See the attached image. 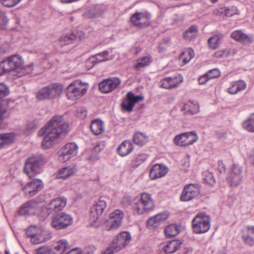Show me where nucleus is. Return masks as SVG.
<instances>
[{
	"label": "nucleus",
	"instance_id": "obj_1",
	"mask_svg": "<svg viewBox=\"0 0 254 254\" xmlns=\"http://www.w3.org/2000/svg\"><path fill=\"white\" fill-rule=\"evenodd\" d=\"M69 131L68 124L66 123L62 115L53 117L45 127L38 132L39 136H44L42 147L44 149L51 147L58 139H63Z\"/></svg>",
	"mask_w": 254,
	"mask_h": 254
},
{
	"label": "nucleus",
	"instance_id": "obj_2",
	"mask_svg": "<svg viewBox=\"0 0 254 254\" xmlns=\"http://www.w3.org/2000/svg\"><path fill=\"white\" fill-rule=\"evenodd\" d=\"M22 58L18 55H13L0 62V76L5 73L15 70L18 77L25 75L32 72L33 64L24 66Z\"/></svg>",
	"mask_w": 254,
	"mask_h": 254
},
{
	"label": "nucleus",
	"instance_id": "obj_3",
	"mask_svg": "<svg viewBox=\"0 0 254 254\" xmlns=\"http://www.w3.org/2000/svg\"><path fill=\"white\" fill-rule=\"evenodd\" d=\"M45 163V158L41 154L30 157L25 162L24 172L29 178H32L40 173L41 166Z\"/></svg>",
	"mask_w": 254,
	"mask_h": 254
},
{
	"label": "nucleus",
	"instance_id": "obj_4",
	"mask_svg": "<svg viewBox=\"0 0 254 254\" xmlns=\"http://www.w3.org/2000/svg\"><path fill=\"white\" fill-rule=\"evenodd\" d=\"M130 240L131 236L129 233L121 232L116 236L105 253L106 254H113L118 252L128 245Z\"/></svg>",
	"mask_w": 254,
	"mask_h": 254
},
{
	"label": "nucleus",
	"instance_id": "obj_5",
	"mask_svg": "<svg viewBox=\"0 0 254 254\" xmlns=\"http://www.w3.org/2000/svg\"><path fill=\"white\" fill-rule=\"evenodd\" d=\"M62 90L63 86L61 84H51L40 89L37 93L36 97L39 100L52 99L59 97Z\"/></svg>",
	"mask_w": 254,
	"mask_h": 254
},
{
	"label": "nucleus",
	"instance_id": "obj_6",
	"mask_svg": "<svg viewBox=\"0 0 254 254\" xmlns=\"http://www.w3.org/2000/svg\"><path fill=\"white\" fill-rule=\"evenodd\" d=\"M193 232L196 234L207 232L210 228V218L205 213L197 214L192 221Z\"/></svg>",
	"mask_w": 254,
	"mask_h": 254
},
{
	"label": "nucleus",
	"instance_id": "obj_7",
	"mask_svg": "<svg viewBox=\"0 0 254 254\" xmlns=\"http://www.w3.org/2000/svg\"><path fill=\"white\" fill-rule=\"evenodd\" d=\"M88 85L80 81L76 80L70 84L66 88V96L71 100L81 97L87 91Z\"/></svg>",
	"mask_w": 254,
	"mask_h": 254
},
{
	"label": "nucleus",
	"instance_id": "obj_8",
	"mask_svg": "<svg viewBox=\"0 0 254 254\" xmlns=\"http://www.w3.org/2000/svg\"><path fill=\"white\" fill-rule=\"evenodd\" d=\"M105 199L103 197L99 198L90 209L89 219L92 225L97 224L100 216L106 207V202Z\"/></svg>",
	"mask_w": 254,
	"mask_h": 254
},
{
	"label": "nucleus",
	"instance_id": "obj_9",
	"mask_svg": "<svg viewBox=\"0 0 254 254\" xmlns=\"http://www.w3.org/2000/svg\"><path fill=\"white\" fill-rule=\"evenodd\" d=\"M78 146L74 143H68L62 147L57 153L58 159L64 163L77 154Z\"/></svg>",
	"mask_w": 254,
	"mask_h": 254
},
{
	"label": "nucleus",
	"instance_id": "obj_10",
	"mask_svg": "<svg viewBox=\"0 0 254 254\" xmlns=\"http://www.w3.org/2000/svg\"><path fill=\"white\" fill-rule=\"evenodd\" d=\"M154 207V202L150 194L143 193L140 199L134 205V209L139 214L148 211Z\"/></svg>",
	"mask_w": 254,
	"mask_h": 254
},
{
	"label": "nucleus",
	"instance_id": "obj_11",
	"mask_svg": "<svg viewBox=\"0 0 254 254\" xmlns=\"http://www.w3.org/2000/svg\"><path fill=\"white\" fill-rule=\"evenodd\" d=\"M242 180V168L238 164H234L230 168L227 182L231 187H236Z\"/></svg>",
	"mask_w": 254,
	"mask_h": 254
},
{
	"label": "nucleus",
	"instance_id": "obj_12",
	"mask_svg": "<svg viewBox=\"0 0 254 254\" xmlns=\"http://www.w3.org/2000/svg\"><path fill=\"white\" fill-rule=\"evenodd\" d=\"M198 138L196 132H186L176 135L174 139V142L178 146H186L192 144Z\"/></svg>",
	"mask_w": 254,
	"mask_h": 254
},
{
	"label": "nucleus",
	"instance_id": "obj_13",
	"mask_svg": "<svg viewBox=\"0 0 254 254\" xmlns=\"http://www.w3.org/2000/svg\"><path fill=\"white\" fill-rule=\"evenodd\" d=\"M72 223L71 216L64 212L57 214L51 220L52 227L57 230L67 228Z\"/></svg>",
	"mask_w": 254,
	"mask_h": 254
},
{
	"label": "nucleus",
	"instance_id": "obj_14",
	"mask_svg": "<svg viewBox=\"0 0 254 254\" xmlns=\"http://www.w3.org/2000/svg\"><path fill=\"white\" fill-rule=\"evenodd\" d=\"M130 21L133 26L144 28L150 24V15L146 12H137L131 15Z\"/></svg>",
	"mask_w": 254,
	"mask_h": 254
},
{
	"label": "nucleus",
	"instance_id": "obj_15",
	"mask_svg": "<svg viewBox=\"0 0 254 254\" xmlns=\"http://www.w3.org/2000/svg\"><path fill=\"white\" fill-rule=\"evenodd\" d=\"M124 217V213L119 209L111 213L106 223V230L111 231L118 228L121 225Z\"/></svg>",
	"mask_w": 254,
	"mask_h": 254
},
{
	"label": "nucleus",
	"instance_id": "obj_16",
	"mask_svg": "<svg viewBox=\"0 0 254 254\" xmlns=\"http://www.w3.org/2000/svg\"><path fill=\"white\" fill-rule=\"evenodd\" d=\"M200 192L197 184H189L186 186L182 192L181 200L183 201H190L197 197Z\"/></svg>",
	"mask_w": 254,
	"mask_h": 254
},
{
	"label": "nucleus",
	"instance_id": "obj_17",
	"mask_svg": "<svg viewBox=\"0 0 254 254\" xmlns=\"http://www.w3.org/2000/svg\"><path fill=\"white\" fill-rule=\"evenodd\" d=\"M121 82V80L116 77L106 79L99 83V89L102 93H109L118 87Z\"/></svg>",
	"mask_w": 254,
	"mask_h": 254
},
{
	"label": "nucleus",
	"instance_id": "obj_18",
	"mask_svg": "<svg viewBox=\"0 0 254 254\" xmlns=\"http://www.w3.org/2000/svg\"><path fill=\"white\" fill-rule=\"evenodd\" d=\"M143 99L144 97L142 95L135 96L132 92H128L126 98L122 103V107L124 110L129 112H131L134 105L139 101L143 100Z\"/></svg>",
	"mask_w": 254,
	"mask_h": 254
},
{
	"label": "nucleus",
	"instance_id": "obj_19",
	"mask_svg": "<svg viewBox=\"0 0 254 254\" xmlns=\"http://www.w3.org/2000/svg\"><path fill=\"white\" fill-rule=\"evenodd\" d=\"M39 209L38 202L34 200H31L22 205L17 213L20 215H33L37 213Z\"/></svg>",
	"mask_w": 254,
	"mask_h": 254
},
{
	"label": "nucleus",
	"instance_id": "obj_20",
	"mask_svg": "<svg viewBox=\"0 0 254 254\" xmlns=\"http://www.w3.org/2000/svg\"><path fill=\"white\" fill-rule=\"evenodd\" d=\"M9 94L8 87L3 83H0V124L3 121V115L7 111L8 102L3 98Z\"/></svg>",
	"mask_w": 254,
	"mask_h": 254
},
{
	"label": "nucleus",
	"instance_id": "obj_21",
	"mask_svg": "<svg viewBox=\"0 0 254 254\" xmlns=\"http://www.w3.org/2000/svg\"><path fill=\"white\" fill-rule=\"evenodd\" d=\"M183 81V77L180 74L174 77L164 78L161 80L160 87L166 89H171L177 88Z\"/></svg>",
	"mask_w": 254,
	"mask_h": 254
},
{
	"label": "nucleus",
	"instance_id": "obj_22",
	"mask_svg": "<svg viewBox=\"0 0 254 254\" xmlns=\"http://www.w3.org/2000/svg\"><path fill=\"white\" fill-rule=\"evenodd\" d=\"M43 186V183L40 180L34 179L31 182L27 183L22 189L26 195L33 196L38 191L42 190Z\"/></svg>",
	"mask_w": 254,
	"mask_h": 254
},
{
	"label": "nucleus",
	"instance_id": "obj_23",
	"mask_svg": "<svg viewBox=\"0 0 254 254\" xmlns=\"http://www.w3.org/2000/svg\"><path fill=\"white\" fill-rule=\"evenodd\" d=\"M241 237L246 245L254 246V226L248 225L243 227L241 231Z\"/></svg>",
	"mask_w": 254,
	"mask_h": 254
},
{
	"label": "nucleus",
	"instance_id": "obj_24",
	"mask_svg": "<svg viewBox=\"0 0 254 254\" xmlns=\"http://www.w3.org/2000/svg\"><path fill=\"white\" fill-rule=\"evenodd\" d=\"M66 204V199L64 197H60L53 199L46 208L47 216H48L52 210L59 211L62 210Z\"/></svg>",
	"mask_w": 254,
	"mask_h": 254
},
{
	"label": "nucleus",
	"instance_id": "obj_25",
	"mask_svg": "<svg viewBox=\"0 0 254 254\" xmlns=\"http://www.w3.org/2000/svg\"><path fill=\"white\" fill-rule=\"evenodd\" d=\"M168 172V168L163 164H157L152 168L149 176L153 179H156L165 176Z\"/></svg>",
	"mask_w": 254,
	"mask_h": 254
},
{
	"label": "nucleus",
	"instance_id": "obj_26",
	"mask_svg": "<svg viewBox=\"0 0 254 254\" xmlns=\"http://www.w3.org/2000/svg\"><path fill=\"white\" fill-rule=\"evenodd\" d=\"M169 215L166 213H159L151 218L147 221V227L150 229H154L166 220Z\"/></svg>",
	"mask_w": 254,
	"mask_h": 254
},
{
	"label": "nucleus",
	"instance_id": "obj_27",
	"mask_svg": "<svg viewBox=\"0 0 254 254\" xmlns=\"http://www.w3.org/2000/svg\"><path fill=\"white\" fill-rule=\"evenodd\" d=\"M113 58L114 57L112 55H110L108 51H105L103 52L97 54L90 57L88 60V62L92 63L94 65L98 63L112 60Z\"/></svg>",
	"mask_w": 254,
	"mask_h": 254
},
{
	"label": "nucleus",
	"instance_id": "obj_28",
	"mask_svg": "<svg viewBox=\"0 0 254 254\" xmlns=\"http://www.w3.org/2000/svg\"><path fill=\"white\" fill-rule=\"evenodd\" d=\"M118 152L121 156H126L133 150V145L129 140L123 142L118 148Z\"/></svg>",
	"mask_w": 254,
	"mask_h": 254
},
{
	"label": "nucleus",
	"instance_id": "obj_29",
	"mask_svg": "<svg viewBox=\"0 0 254 254\" xmlns=\"http://www.w3.org/2000/svg\"><path fill=\"white\" fill-rule=\"evenodd\" d=\"M231 37L245 44H249L252 41V38L250 36L244 33L241 30H236L233 32L231 34Z\"/></svg>",
	"mask_w": 254,
	"mask_h": 254
},
{
	"label": "nucleus",
	"instance_id": "obj_30",
	"mask_svg": "<svg viewBox=\"0 0 254 254\" xmlns=\"http://www.w3.org/2000/svg\"><path fill=\"white\" fill-rule=\"evenodd\" d=\"M92 133L95 135H99L104 131V123L98 119L93 120L90 126Z\"/></svg>",
	"mask_w": 254,
	"mask_h": 254
},
{
	"label": "nucleus",
	"instance_id": "obj_31",
	"mask_svg": "<svg viewBox=\"0 0 254 254\" xmlns=\"http://www.w3.org/2000/svg\"><path fill=\"white\" fill-rule=\"evenodd\" d=\"M246 87V83L243 80L233 82L231 86L228 88V92L231 94H235L238 92L244 90Z\"/></svg>",
	"mask_w": 254,
	"mask_h": 254
},
{
	"label": "nucleus",
	"instance_id": "obj_32",
	"mask_svg": "<svg viewBox=\"0 0 254 254\" xmlns=\"http://www.w3.org/2000/svg\"><path fill=\"white\" fill-rule=\"evenodd\" d=\"M182 243V242L178 240L170 241L164 247V252L168 254L174 253L180 249Z\"/></svg>",
	"mask_w": 254,
	"mask_h": 254
},
{
	"label": "nucleus",
	"instance_id": "obj_33",
	"mask_svg": "<svg viewBox=\"0 0 254 254\" xmlns=\"http://www.w3.org/2000/svg\"><path fill=\"white\" fill-rule=\"evenodd\" d=\"M14 141V135L12 133H0V148H3Z\"/></svg>",
	"mask_w": 254,
	"mask_h": 254
},
{
	"label": "nucleus",
	"instance_id": "obj_34",
	"mask_svg": "<svg viewBox=\"0 0 254 254\" xmlns=\"http://www.w3.org/2000/svg\"><path fill=\"white\" fill-rule=\"evenodd\" d=\"M76 171L75 166H67L64 167L59 171L57 178L59 179H66L71 176Z\"/></svg>",
	"mask_w": 254,
	"mask_h": 254
},
{
	"label": "nucleus",
	"instance_id": "obj_35",
	"mask_svg": "<svg viewBox=\"0 0 254 254\" xmlns=\"http://www.w3.org/2000/svg\"><path fill=\"white\" fill-rule=\"evenodd\" d=\"M77 38V36L73 33L63 35L59 39V44L61 47L70 45L73 44Z\"/></svg>",
	"mask_w": 254,
	"mask_h": 254
},
{
	"label": "nucleus",
	"instance_id": "obj_36",
	"mask_svg": "<svg viewBox=\"0 0 254 254\" xmlns=\"http://www.w3.org/2000/svg\"><path fill=\"white\" fill-rule=\"evenodd\" d=\"M223 38L222 34L215 35L208 39V45L210 49L215 50L219 47L221 40Z\"/></svg>",
	"mask_w": 254,
	"mask_h": 254
},
{
	"label": "nucleus",
	"instance_id": "obj_37",
	"mask_svg": "<svg viewBox=\"0 0 254 254\" xmlns=\"http://www.w3.org/2000/svg\"><path fill=\"white\" fill-rule=\"evenodd\" d=\"M49 239L47 232L42 229L40 232H39L31 239V242L34 244H39L47 241Z\"/></svg>",
	"mask_w": 254,
	"mask_h": 254
},
{
	"label": "nucleus",
	"instance_id": "obj_38",
	"mask_svg": "<svg viewBox=\"0 0 254 254\" xmlns=\"http://www.w3.org/2000/svg\"><path fill=\"white\" fill-rule=\"evenodd\" d=\"M151 61V57L150 56L139 58L136 61V64L134 68L135 70L139 71L141 68L149 65Z\"/></svg>",
	"mask_w": 254,
	"mask_h": 254
},
{
	"label": "nucleus",
	"instance_id": "obj_39",
	"mask_svg": "<svg viewBox=\"0 0 254 254\" xmlns=\"http://www.w3.org/2000/svg\"><path fill=\"white\" fill-rule=\"evenodd\" d=\"M243 128L248 131L254 132V113L242 123Z\"/></svg>",
	"mask_w": 254,
	"mask_h": 254
},
{
	"label": "nucleus",
	"instance_id": "obj_40",
	"mask_svg": "<svg viewBox=\"0 0 254 254\" xmlns=\"http://www.w3.org/2000/svg\"><path fill=\"white\" fill-rule=\"evenodd\" d=\"M182 110L185 113L194 114L198 112V106L193 102H188L184 104Z\"/></svg>",
	"mask_w": 254,
	"mask_h": 254
},
{
	"label": "nucleus",
	"instance_id": "obj_41",
	"mask_svg": "<svg viewBox=\"0 0 254 254\" xmlns=\"http://www.w3.org/2000/svg\"><path fill=\"white\" fill-rule=\"evenodd\" d=\"M68 245L66 240L62 239L57 242L55 246V254H62L64 252Z\"/></svg>",
	"mask_w": 254,
	"mask_h": 254
},
{
	"label": "nucleus",
	"instance_id": "obj_42",
	"mask_svg": "<svg viewBox=\"0 0 254 254\" xmlns=\"http://www.w3.org/2000/svg\"><path fill=\"white\" fill-rule=\"evenodd\" d=\"M134 143L139 146H142L148 141V137L142 132H138L133 136Z\"/></svg>",
	"mask_w": 254,
	"mask_h": 254
},
{
	"label": "nucleus",
	"instance_id": "obj_43",
	"mask_svg": "<svg viewBox=\"0 0 254 254\" xmlns=\"http://www.w3.org/2000/svg\"><path fill=\"white\" fill-rule=\"evenodd\" d=\"M179 233V230L177 225L171 224L168 226L165 229V234L167 237H173Z\"/></svg>",
	"mask_w": 254,
	"mask_h": 254
},
{
	"label": "nucleus",
	"instance_id": "obj_44",
	"mask_svg": "<svg viewBox=\"0 0 254 254\" xmlns=\"http://www.w3.org/2000/svg\"><path fill=\"white\" fill-rule=\"evenodd\" d=\"M197 28L195 25L190 27L184 34L185 39L190 40L194 38L196 36Z\"/></svg>",
	"mask_w": 254,
	"mask_h": 254
},
{
	"label": "nucleus",
	"instance_id": "obj_45",
	"mask_svg": "<svg viewBox=\"0 0 254 254\" xmlns=\"http://www.w3.org/2000/svg\"><path fill=\"white\" fill-rule=\"evenodd\" d=\"M194 56V52L193 50L191 49H188L183 53V55L182 56L183 63L185 64L188 63Z\"/></svg>",
	"mask_w": 254,
	"mask_h": 254
},
{
	"label": "nucleus",
	"instance_id": "obj_46",
	"mask_svg": "<svg viewBox=\"0 0 254 254\" xmlns=\"http://www.w3.org/2000/svg\"><path fill=\"white\" fill-rule=\"evenodd\" d=\"M42 229L41 227L36 226H30L26 230V234L31 239L34 237L39 232H40Z\"/></svg>",
	"mask_w": 254,
	"mask_h": 254
},
{
	"label": "nucleus",
	"instance_id": "obj_47",
	"mask_svg": "<svg viewBox=\"0 0 254 254\" xmlns=\"http://www.w3.org/2000/svg\"><path fill=\"white\" fill-rule=\"evenodd\" d=\"M147 155L144 153L137 155L132 162V166L133 167H138L140 164L142 163L147 159Z\"/></svg>",
	"mask_w": 254,
	"mask_h": 254
},
{
	"label": "nucleus",
	"instance_id": "obj_48",
	"mask_svg": "<svg viewBox=\"0 0 254 254\" xmlns=\"http://www.w3.org/2000/svg\"><path fill=\"white\" fill-rule=\"evenodd\" d=\"M219 13H224L225 15L227 16H232L235 14L238 13V10L235 7L228 8L226 7L221 8L218 11Z\"/></svg>",
	"mask_w": 254,
	"mask_h": 254
},
{
	"label": "nucleus",
	"instance_id": "obj_49",
	"mask_svg": "<svg viewBox=\"0 0 254 254\" xmlns=\"http://www.w3.org/2000/svg\"><path fill=\"white\" fill-rule=\"evenodd\" d=\"M232 53L230 49H225L216 52L214 54V57L217 58H223L229 57Z\"/></svg>",
	"mask_w": 254,
	"mask_h": 254
},
{
	"label": "nucleus",
	"instance_id": "obj_50",
	"mask_svg": "<svg viewBox=\"0 0 254 254\" xmlns=\"http://www.w3.org/2000/svg\"><path fill=\"white\" fill-rule=\"evenodd\" d=\"M8 22L6 13L0 9V29L3 28Z\"/></svg>",
	"mask_w": 254,
	"mask_h": 254
},
{
	"label": "nucleus",
	"instance_id": "obj_51",
	"mask_svg": "<svg viewBox=\"0 0 254 254\" xmlns=\"http://www.w3.org/2000/svg\"><path fill=\"white\" fill-rule=\"evenodd\" d=\"M21 0H0V2L4 6L13 7L19 3Z\"/></svg>",
	"mask_w": 254,
	"mask_h": 254
},
{
	"label": "nucleus",
	"instance_id": "obj_52",
	"mask_svg": "<svg viewBox=\"0 0 254 254\" xmlns=\"http://www.w3.org/2000/svg\"><path fill=\"white\" fill-rule=\"evenodd\" d=\"M206 73L207 75L208 76L209 79L216 78L219 76L220 74L219 70L216 68L210 70L208 72Z\"/></svg>",
	"mask_w": 254,
	"mask_h": 254
},
{
	"label": "nucleus",
	"instance_id": "obj_53",
	"mask_svg": "<svg viewBox=\"0 0 254 254\" xmlns=\"http://www.w3.org/2000/svg\"><path fill=\"white\" fill-rule=\"evenodd\" d=\"M37 254H52V251L48 247H41L37 250Z\"/></svg>",
	"mask_w": 254,
	"mask_h": 254
},
{
	"label": "nucleus",
	"instance_id": "obj_54",
	"mask_svg": "<svg viewBox=\"0 0 254 254\" xmlns=\"http://www.w3.org/2000/svg\"><path fill=\"white\" fill-rule=\"evenodd\" d=\"M205 182L210 185H213L215 183V179L212 174L209 173V175L205 178Z\"/></svg>",
	"mask_w": 254,
	"mask_h": 254
},
{
	"label": "nucleus",
	"instance_id": "obj_55",
	"mask_svg": "<svg viewBox=\"0 0 254 254\" xmlns=\"http://www.w3.org/2000/svg\"><path fill=\"white\" fill-rule=\"evenodd\" d=\"M209 79H210L207 75V73H206L199 77L198 82L199 84H204Z\"/></svg>",
	"mask_w": 254,
	"mask_h": 254
},
{
	"label": "nucleus",
	"instance_id": "obj_56",
	"mask_svg": "<svg viewBox=\"0 0 254 254\" xmlns=\"http://www.w3.org/2000/svg\"><path fill=\"white\" fill-rule=\"evenodd\" d=\"M105 148V143L103 142H100L97 144L94 147V150L96 152H100Z\"/></svg>",
	"mask_w": 254,
	"mask_h": 254
},
{
	"label": "nucleus",
	"instance_id": "obj_57",
	"mask_svg": "<svg viewBox=\"0 0 254 254\" xmlns=\"http://www.w3.org/2000/svg\"><path fill=\"white\" fill-rule=\"evenodd\" d=\"M84 15L85 18H91L94 17L95 16V14L94 13V10L91 9L90 10L86 11L84 13Z\"/></svg>",
	"mask_w": 254,
	"mask_h": 254
},
{
	"label": "nucleus",
	"instance_id": "obj_58",
	"mask_svg": "<svg viewBox=\"0 0 254 254\" xmlns=\"http://www.w3.org/2000/svg\"><path fill=\"white\" fill-rule=\"evenodd\" d=\"M218 170L220 173H223L225 172L226 167L224 164L222 162H218Z\"/></svg>",
	"mask_w": 254,
	"mask_h": 254
},
{
	"label": "nucleus",
	"instance_id": "obj_59",
	"mask_svg": "<svg viewBox=\"0 0 254 254\" xmlns=\"http://www.w3.org/2000/svg\"><path fill=\"white\" fill-rule=\"evenodd\" d=\"M249 160L251 164L254 166V148L252 150L249 155Z\"/></svg>",
	"mask_w": 254,
	"mask_h": 254
},
{
	"label": "nucleus",
	"instance_id": "obj_60",
	"mask_svg": "<svg viewBox=\"0 0 254 254\" xmlns=\"http://www.w3.org/2000/svg\"><path fill=\"white\" fill-rule=\"evenodd\" d=\"M66 254H82L80 250L78 248H74Z\"/></svg>",
	"mask_w": 254,
	"mask_h": 254
},
{
	"label": "nucleus",
	"instance_id": "obj_61",
	"mask_svg": "<svg viewBox=\"0 0 254 254\" xmlns=\"http://www.w3.org/2000/svg\"><path fill=\"white\" fill-rule=\"evenodd\" d=\"M122 204L124 206H127V205L130 204V201L128 200L127 198H124L122 201Z\"/></svg>",
	"mask_w": 254,
	"mask_h": 254
},
{
	"label": "nucleus",
	"instance_id": "obj_62",
	"mask_svg": "<svg viewBox=\"0 0 254 254\" xmlns=\"http://www.w3.org/2000/svg\"><path fill=\"white\" fill-rule=\"evenodd\" d=\"M80 112L81 114V116H80V117L82 118H84L85 117H86V115H87V112L86 111V110L84 109H81L80 110Z\"/></svg>",
	"mask_w": 254,
	"mask_h": 254
},
{
	"label": "nucleus",
	"instance_id": "obj_63",
	"mask_svg": "<svg viewBox=\"0 0 254 254\" xmlns=\"http://www.w3.org/2000/svg\"><path fill=\"white\" fill-rule=\"evenodd\" d=\"M158 50H159V52L160 53H162L164 51H165V49L161 45H160L159 46H158Z\"/></svg>",
	"mask_w": 254,
	"mask_h": 254
},
{
	"label": "nucleus",
	"instance_id": "obj_64",
	"mask_svg": "<svg viewBox=\"0 0 254 254\" xmlns=\"http://www.w3.org/2000/svg\"><path fill=\"white\" fill-rule=\"evenodd\" d=\"M78 34H79L78 37H79V39H81L82 38L84 37L83 34L81 32L79 33Z\"/></svg>",
	"mask_w": 254,
	"mask_h": 254
}]
</instances>
